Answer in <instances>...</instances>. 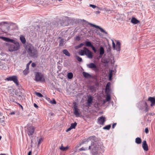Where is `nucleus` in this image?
I'll list each match as a JSON object with an SVG mask.
<instances>
[{
    "mask_svg": "<svg viewBox=\"0 0 155 155\" xmlns=\"http://www.w3.org/2000/svg\"><path fill=\"white\" fill-rule=\"evenodd\" d=\"M43 140V139L42 138H40V139H39V141L38 142V144H39L40 143H41V142Z\"/></svg>",
    "mask_w": 155,
    "mask_h": 155,
    "instance_id": "50",
    "label": "nucleus"
},
{
    "mask_svg": "<svg viewBox=\"0 0 155 155\" xmlns=\"http://www.w3.org/2000/svg\"><path fill=\"white\" fill-rule=\"evenodd\" d=\"M73 75L72 73L70 72L68 73L67 74V77L68 79H71L73 77Z\"/></svg>",
    "mask_w": 155,
    "mask_h": 155,
    "instance_id": "26",
    "label": "nucleus"
},
{
    "mask_svg": "<svg viewBox=\"0 0 155 155\" xmlns=\"http://www.w3.org/2000/svg\"><path fill=\"white\" fill-rule=\"evenodd\" d=\"M132 23L134 24H136L139 22V21L136 19L135 18L132 17L131 20Z\"/></svg>",
    "mask_w": 155,
    "mask_h": 155,
    "instance_id": "17",
    "label": "nucleus"
},
{
    "mask_svg": "<svg viewBox=\"0 0 155 155\" xmlns=\"http://www.w3.org/2000/svg\"><path fill=\"white\" fill-rule=\"evenodd\" d=\"M96 140L95 136H91L88 138V140L91 141V145L89 147V149H92V155H102L104 151V147L100 143H94Z\"/></svg>",
    "mask_w": 155,
    "mask_h": 155,
    "instance_id": "1",
    "label": "nucleus"
},
{
    "mask_svg": "<svg viewBox=\"0 0 155 155\" xmlns=\"http://www.w3.org/2000/svg\"><path fill=\"white\" fill-rule=\"evenodd\" d=\"M142 147L144 150L147 151L148 150V146L145 140H143V142Z\"/></svg>",
    "mask_w": 155,
    "mask_h": 155,
    "instance_id": "12",
    "label": "nucleus"
},
{
    "mask_svg": "<svg viewBox=\"0 0 155 155\" xmlns=\"http://www.w3.org/2000/svg\"><path fill=\"white\" fill-rule=\"evenodd\" d=\"M87 150V148L84 147H82L81 148H80L79 149L81 151V150Z\"/></svg>",
    "mask_w": 155,
    "mask_h": 155,
    "instance_id": "44",
    "label": "nucleus"
},
{
    "mask_svg": "<svg viewBox=\"0 0 155 155\" xmlns=\"http://www.w3.org/2000/svg\"><path fill=\"white\" fill-rule=\"evenodd\" d=\"M135 142L137 144H140L141 143V140L140 138L137 137L135 139Z\"/></svg>",
    "mask_w": 155,
    "mask_h": 155,
    "instance_id": "24",
    "label": "nucleus"
},
{
    "mask_svg": "<svg viewBox=\"0 0 155 155\" xmlns=\"http://www.w3.org/2000/svg\"><path fill=\"white\" fill-rule=\"evenodd\" d=\"M15 112H12L10 113L9 114L10 115H12L15 114Z\"/></svg>",
    "mask_w": 155,
    "mask_h": 155,
    "instance_id": "54",
    "label": "nucleus"
},
{
    "mask_svg": "<svg viewBox=\"0 0 155 155\" xmlns=\"http://www.w3.org/2000/svg\"><path fill=\"white\" fill-rule=\"evenodd\" d=\"M50 102L52 104H55L56 103V101L54 99H53L52 101H50Z\"/></svg>",
    "mask_w": 155,
    "mask_h": 155,
    "instance_id": "39",
    "label": "nucleus"
},
{
    "mask_svg": "<svg viewBox=\"0 0 155 155\" xmlns=\"http://www.w3.org/2000/svg\"><path fill=\"white\" fill-rule=\"evenodd\" d=\"M30 64L29 63H28L27 64V65H26V68H28L29 69V65H30Z\"/></svg>",
    "mask_w": 155,
    "mask_h": 155,
    "instance_id": "59",
    "label": "nucleus"
},
{
    "mask_svg": "<svg viewBox=\"0 0 155 155\" xmlns=\"http://www.w3.org/2000/svg\"><path fill=\"white\" fill-rule=\"evenodd\" d=\"M26 50L29 55L32 58H35L38 56V52L36 48L31 44H27L25 47Z\"/></svg>",
    "mask_w": 155,
    "mask_h": 155,
    "instance_id": "3",
    "label": "nucleus"
},
{
    "mask_svg": "<svg viewBox=\"0 0 155 155\" xmlns=\"http://www.w3.org/2000/svg\"><path fill=\"white\" fill-rule=\"evenodd\" d=\"M68 146L65 147H64L63 146L62 144L61 145V147L60 148L61 150L63 151H65L67 150L68 149Z\"/></svg>",
    "mask_w": 155,
    "mask_h": 155,
    "instance_id": "22",
    "label": "nucleus"
},
{
    "mask_svg": "<svg viewBox=\"0 0 155 155\" xmlns=\"http://www.w3.org/2000/svg\"><path fill=\"white\" fill-rule=\"evenodd\" d=\"M85 46H87V41L85 42Z\"/></svg>",
    "mask_w": 155,
    "mask_h": 155,
    "instance_id": "62",
    "label": "nucleus"
},
{
    "mask_svg": "<svg viewBox=\"0 0 155 155\" xmlns=\"http://www.w3.org/2000/svg\"><path fill=\"white\" fill-rule=\"evenodd\" d=\"M93 98L91 96H88V108L91 106L93 101Z\"/></svg>",
    "mask_w": 155,
    "mask_h": 155,
    "instance_id": "13",
    "label": "nucleus"
},
{
    "mask_svg": "<svg viewBox=\"0 0 155 155\" xmlns=\"http://www.w3.org/2000/svg\"><path fill=\"white\" fill-rule=\"evenodd\" d=\"M35 80L38 82H44L45 81L43 75L41 73L37 72L35 76Z\"/></svg>",
    "mask_w": 155,
    "mask_h": 155,
    "instance_id": "4",
    "label": "nucleus"
},
{
    "mask_svg": "<svg viewBox=\"0 0 155 155\" xmlns=\"http://www.w3.org/2000/svg\"><path fill=\"white\" fill-rule=\"evenodd\" d=\"M20 40L21 42L24 44L25 43L26 40L25 38L22 35H21L20 37Z\"/></svg>",
    "mask_w": 155,
    "mask_h": 155,
    "instance_id": "20",
    "label": "nucleus"
},
{
    "mask_svg": "<svg viewBox=\"0 0 155 155\" xmlns=\"http://www.w3.org/2000/svg\"><path fill=\"white\" fill-rule=\"evenodd\" d=\"M64 41L63 39H61L59 42V46H62L64 45Z\"/></svg>",
    "mask_w": 155,
    "mask_h": 155,
    "instance_id": "34",
    "label": "nucleus"
},
{
    "mask_svg": "<svg viewBox=\"0 0 155 155\" xmlns=\"http://www.w3.org/2000/svg\"><path fill=\"white\" fill-rule=\"evenodd\" d=\"M29 72V69L26 68L23 71V73L25 75H27Z\"/></svg>",
    "mask_w": 155,
    "mask_h": 155,
    "instance_id": "27",
    "label": "nucleus"
},
{
    "mask_svg": "<svg viewBox=\"0 0 155 155\" xmlns=\"http://www.w3.org/2000/svg\"><path fill=\"white\" fill-rule=\"evenodd\" d=\"M0 56H1V59L2 60H5L6 59V57H7V55L6 54L4 53L3 52H2L0 55Z\"/></svg>",
    "mask_w": 155,
    "mask_h": 155,
    "instance_id": "18",
    "label": "nucleus"
},
{
    "mask_svg": "<svg viewBox=\"0 0 155 155\" xmlns=\"http://www.w3.org/2000/svg\"><path fill=\"white\" fill-rule=\"evenodd\" d=\"M6 79L8 81H13L16 85H18V79L17 77L15 76L9 77L7 78Z\"/></svg>",
    "mask_w": 155,
    "mask_h": 155,
    "instance_id": "6",
    "label": "nucleus"
},
{
    "mask_svg": "<svg viewBox=\"0 0 155 155\" xmlns=\"http://www.w3.org/2000/svg\"><path fill=\"white\" fill-rule=\"evenodd\" d=\"M145 112H147L148 111L149 109L148 107V105L147 104V103L146 102L145 103Z\"/></svg>",
    "mask_w": 155,
    "mask_h": 155,
    "instance_id": "30",
    "label": "nucleus"
},
{
    "mask_svg": "<svg viewBox=\"0 0 155 155\" xmlns=\"http://www.w3.org/2000/svg\"><path fill=\"white\" fill-rule=\"evenodd\" d=\"M76 39L77 40L79 41L80 40V38L79 36H77L76 37Z\"/></svg>",
    "mask_w": 155,
    "mask_h": 155,
    "instance_id": "56",
    "label": "nucleus"
},
{
    "mask_svg": "<svg viewBox=\"0 0 155 155\" xmlns=\"http://www.w3.org/2000/svg\"><path fill=\"white\" fill-rule=\"evenodd\" d=\"M98 121L99 124L103 125L105 121V118L103 116H101L98 118Z\"/></svg>",
    "mask_w": 155,
    "mask_h": 155,
    "instance_id": "9",
    "label": "nucleus"
},
{
    "mask_svg": "<svg viewBox=\"0 0 155 155\" xmlns=\"http://www.w3.org/2000/svg\"><path fill=\"white\" fill-rule=\"evenodd\" d=\"M112 41V46L113 47L114 50H115V44L114 43V41L113 40Z\"/></svg>",
    "mask_w": 155,
    "mask_h": 155,
    "instance_id": "45",
    "label": "nucleus"
},
{
    "mask_svg": "<svg viewBox=\"0 0 155 155\" xmlns=\"http://www.w3.org/2000/svg\"><path fill=\"white\" fill-rule=\"evenodd\" d=\"M110 82H108L106 85L105 91L107 94L109 93L110 91Z\"/></svg>",
    "mask_w": 155,
    "mask_h": 155,
    "instance_id": "14",
    "label": "nucleus"
},
{
    "mask_svg": "<svg viewBox=\"0 0 155 155\" xmlns=\"http://www.w3.org/2000/svg\"><path fill=\"white\" fill-rule=\"evenodd\" d=\"M0 25H5L7 24H9V22L6 21H2L0 23Z\"/></svg>",
    "mask_w": 155,
    "mask_h": 155,
    "instance_id": "31",
    "label": "nucleus"
},
{
    "mask_svg": "<svg viewBox=\"0 0 155 155\" xmlns=\"http://www.w3.org/2000/svg\"><path fill=\"white\" fill-rule=\"evenodd\" d=\"M34 107H36V108H38V106L37 105V104H36L35 103L34 104Z\"/></svg>",
    "mask_w": 155,
    "mask_h": 155,
    "instance_id": "58",
    "label": "nucleus"
},
{
    "mask_svg": "<svg viewBox=\"0 0 155 155\" xmlns=\"http://www.w3.org/2000/svg\"><path fill=\"white\" fill-rule=\"evenodd\" d=\"M63 53L64 54L66 55H67L68 56H70V54L69 52L67 50L65 49L63 50Z\"/></svg>",
    "mask_w": 155,
    "mask_h": 155,
    "instance_id": "23",
    "label": "nucleus"
},
{
    "mask_svg": "<svg viewBox=\"0 0 155 155\" xmlns=\"http://www.w3.org/2000/svg\"><path fill=\"white\" fill-rule=\"evenodd\" d=\"M99 9L97 10V11H95L94 12L96 14H99L100 13V12L98 11Z\"/></svg>",
    "mask_w": 155,
    "mask_h": 155,
    "instance_id": "52",
    "label": "nucleus"
},
{
    "mask_svg": "<svg viewBox=\"0 0 155 155\" xmlns=\"http://www.w3.org/2000/svg\"><path fill=\"white\" fill-rule=\"evenodd\" d=\"M31 153H32L31 151H30L28 153V155H31Z\"/></svg>",
    "mask_w": 155,
    "mask_h": 155,
    "instance_id": "60",
    "label": "nucleus"
},
{
    "mask_svg": "<svg viewBox=\"0 0 155 155\" xmlns=\"http://www.w3.org/2000/svg\"><path fill=\"white\" fill-rule=\"evenodd\" d=\"M89 6L92 7L93 8H96V9H97V10H98V9H101L100 8L97 6H96L94 5L90 4L89 5Z\"/></svg>",
    "mask_w": 155,
    "mask_h": 155,
    "instance_id": "25",
    "label": "nucleus"
},
{
    "mask_svg": "<svg viewBox=\"0 0 155 155\" xmlns=\"http://www.w3.org/2000/svg\"><path fill=\"white\" fill-rule=\"evenodd\" d=\"M104 53V48L102 46H101L99 49V55L98 58H100L102 57Z\"/></svg>",
    "mask_w": 155,
    "mask_h": 155,
    "instance_id": "10",
    "label": "nucleus"
},
{
    "mask_svg": "<svg viewBox=\"0 0 155 155\" xmlns=\"http://www.w3.org/2000/svg\"><path fill=\"white\" fill-rule=\"evenodd\" d=\"M111 127V125L110 124L107 125L105 127H103V129L104 130H109L110 129Z\"/></svg>",
    "mask_w": 155,
    "mask_h": 155,
    "instance_id": "29",
    "label": "nucleus"
},
{
    "mask_svg": "<svg viewBox=\"0 0 155 155\" xmlns=\"http://www.w3.org/2000/svg\"><path fill=\"white\" fill-rule=\"evenodd\" d=\"M35 94L37 96L39 97H43L42 95L40 93L36 92Z\"/></svg>",
    "mask_w": 155,
    "mask_h": 155,
    "instance_id": "33",
    "label": "nucleus"
},
{
    "mask_svg": "<svg viewBox=\"0 0 155 155\" xmlns=\"http://www.w3.org/2000/svg\"><path fill=\"white\" fill-rule=\"evenodd\" d=\"M28 134L29 136L32 135L34 133L35 131V129L32 126L29 127L28 128Z\"/></svg>",
    "mask_w": 155,
    "mask_h": 155,
    "instance_id": "8",
    "label": "nucleus"
},
{
    "mask_svg": "<svg viewBox=\"0 0 155 155\" xmlns=\"http://www.w3.org/2000/svg\"><path fill=\"white\" fill-rule=\"evenodd\" d=\"M145 132L146 134H147L148 133V132H149V130H148V128H146L145 129Z\"/></svg>",
    "mask_w": 155,
    "mask_h": 155,
    "instance_id": "49",
    "label": "nucleus"
},
{
    "mask_svg": "<svg viewBox=\"0 0 155 155\" xmlns=\"http://www.w3.org/2000/svg\"><path fill=\"white\" fill-rule=\"evenodd\" d=\"M90 90L91 92H94L95 91V87L94 86H91L90 87Z\"/></svg>",
    "mask_w": 155,
    "mask_h": 155,
    "instance_id": "28",
    "label": "nucleus"
},
{
    "mask_svg": "<svg viewBox=\"0 0 155 155\" xmlns=\"http://www.w3.org/2000/svg\"><path fill=\"white\" fill-rule=\"evenodd\" d=\"M88 29H89V30H90V31H89V32L91 31L92 29L91 28H90V27H88Z\"/></svg>",
    "mask_w": 155,
    "mask_h": 155,
    "instance_id": "61",
    "label": "nucleus"
},
{
    "mask_svg": "<svg viewBox=\"0 0 155 155\" xmlns=\"http://www.w3.org/2000/svg\"><path fill=\"white\" fill-rule=\"evenodd\" d=\"M77 124L75 122L74 123H72L71 124V127H72V129L74 128L76 126Z\"/></svg>",
    "mask_w": 155,
    "mask_h": 155,
    "instance_id": "32",
    "label": "nucleus"
},
{
    "mask_svg": "<svg viewBox=\"0 0 155 155\" xmlns=\"http://www.w3.org/2000/svg\"><path fill=\"white\" fill-rule=\"evenodd\" d=\"M18 95H19V99L20 100H21L22 98V97H21V96L22 95V93H20V94H19Z\"/></svg>",
    "mask_w": 155,
    "mask_h": 155,
    "instance_id": "51",
    "label": "nucleus"
},
{
    "mask_svg": "<svg viewBox=\"0 0 155 155\" xmlns=\"http://www.w3.org/2000/svg\"><path fill=\"white\" fill-rule=\"evenodd\" d=\"M0 38L5 41L10 42L13 43L12 44H6V46L8 47V49L9 51L10 52L15 51L20 48V46L19 42L5 37L0 36Z\"/></svg>",
    "mask_w": 155,
    "mask_h": 155,
    "instance_id": "2",
    "label": "nucleus"
},
{
    "mask_svg": "<svg viewBox=\"0 0 155 155\" xmlns=\"http://www.w3.org/2000/svg\"><path fill=\"white\" fill-rule=\"evenodd\" d=\"M0 155H6V154H3V153H1Z\"/></svg>",
    "mask_w": 155,
    "mask_h": 155,
    "instance_id": "64",
    "label": "nucleus"
},
{
    "mask_svg": "<svg viewBox=\"0 0 155 155\" xmlns=\"http://www.w3.org/2000/svg\"><path fill=\"white\" fill-rule=\"evenodd\" d=\"M88 67L92 69L96 72L99 71V70L97 67L94 63H91L88 64Z\"/></svg>",
    "mask_w": 155,
    "mask_h": 155,
    "instance_id": "7",
    "label": "nucleus"
},
{
    "mask_svg": "<svg viewBox=\"0 0 155 155\" xmlns=\"http://www.w3.org/2000/svg\"><path fill=\"white\" fill-rule=\"evenodd\" d=\"M112 77V72L111 71L109 73V79L110 81L111 80Z\"/></svg>",
    "mask_w": 155,
    "mask_h": 155,
    "instance_id": "36",
    "label": "nucleus"
},
{
    "mask_svg": "<svg viewBox=\"0 0 155 155\" xmlns=\"http://www.w3.org/2000/svg\"><path fill=\"white\" fill-rule=\"evenodd\" d=\"M88 25H89L91 26V27H95L96 28H98L100 29V31L103 33H104L106 35H107V33L106 31L103 29L102 28L100 27L98 25H97L93 24L91 23L90 22H88Z\"/></svg>",
    "mask_w": 155,
    "mask_h": 155,
    "instance_id": "5",
    "label": "nucleus"
},
{
    "mask_svg": "<svg viewBox=\"0 0 155 155\" xmlns=\"http://www.w3.org/2000/svg\"><path fill=\"white\" fill-rule=\"evenodd\" d=\"M74 114L77 117H78L80 115V114L79 112V109H74Z\"/></svg>",
    "mask_w": 155,
    "mask_h": 155,
    "instance_id": "19",
    "label": "nucleus"
},
{
    "mask_svg": "<svg viewBox=\"0 0 155 155\" xmlns=\"http://www.w3.org/2000/svg\"><path fill=\"white\" fill-rule=\"evenodd\" d=\"M116 123H114V124H113L112 125V127L113 128H114V127L116 126Z\"/></svg>",
    "mask_w": 155,
    "mask_h": 155,
    "instance_id": "55",
    "label": "nucleus"
},
{
    "mask_svg": "<svg viewBox=\"0 0 155 155\" xmlns=\"http://www.w3.org/2000/svg\"><path fill=\"white\" fill-rule=\"evenodd\" d=\"M84 45V44L82 43H81V44H80V45H78V46H76V47H75V48L76 49H77V48H79L80 47H81L83 45Z\"/></svg>",
    "mask_w": 155,
    "mask_h": 155,
    "instance_id": "43",
    "label": "nucleus"
},
{
    "mask_svg": "<svg viewBox=\"0 0 155 155\" xmlns=\"http://www.w3.org/2000/svg\"><path fill=\"white\" fill-rule=\"evenodd\" d=\"M148 101H150L151 104L150 106L152 107L155 104V98L154 97H150L148 98Z\"/></svg>",
    "mask_w": 155,
    "mask_h": 155,
    "instance_id": "11",
    "label": "nucleus"
},
{
    "mask_svg": "<svg viewBox=\"0 0 155 155\" xmlns=\"http://www.w3.org/2000/svg\"><path fill=\"white\" fill-rule=\"evenodd\" d=\"M115 49L117 51H120V42L118 41H117L116 44V47H115Z\"/></svg>",
    "mask_w": 155,
    "mask_h": 155,
    "instance_id": "15",
    "label": "nucleus"
},
{
    "mask_svg": "<svg viewBox=\"0 0 155 155\" xmlns=\"http://www.w3.org/2000/svg\"><path fill=\"white\" fill-rule=\"evenodd\" d=\"M72 129V128L71 127H70L68 129L66 130V131L67 132H68L69 131H70V130H71Z\"/></svg>",
    "mask_w": 155,
    "mask_h": 155,
    "instance_id": "48",
    "label": "nucleus"
},
{
    "mask_svg": "<svg viewBox=\"0 0 155 155\" xmlns=\"http://www.w3.org/2000/svg\"><path fill=\"white\" fill-rule=\"evenodd\" d=\"M93 57V55L92 52L88 49V58L91 59Z\"/></svg>",
    "mask_w": 155,
    "mask_h": 155,
    "instance_id": "21",
    "label": "nucleus"
},
{
    "mask_svg": "<svg viewBox=\"0 0 155 155\" xmlns=\"http://www.w3.org/2000/svg\"><path fill=\"white\" fill-rule=\"evenodd\" d=\"M77 59L79 61H82V59L81 58L79 57L78 56H76Z\"/></svg>",
    "mask_w": 155,
    "mask_h": 155,
    "instance_id": "41",
    "label": "nucleus"
},
{
    "mask_svg": "<svg viewBox=\"0 0 155 155\" xmlns=\"http://www.w3.org/2000/svg\"><path fill=\"white\" fill-rule=\"evenodd\" d=\"M92 50L94 51V53H96L97 51L96 49L93 46V45L91 47Z\"/></svg>",
    "mask_w": 155,
    "mask_h": 155,
    "instance_id": "42",
    "label": "nucleus"
},
{
    "mask_svg": "<svg viewBox=\"0 0 155 155\" xmlns=\"http://www.w3.org/2000/svg\"><path fill=\"white\" fill-rule=\"evenodd\" d=\"M4 120L3 119H2V118L0 119V122H1L2 123V122H4Z\"/></svg>",
    "mask_w": 155,
    "mask_h": 155,
    "instance_id": "57",
    "label": "nucleus"
},
{
    "mask_svg": "<svg viewBox=\"0 0 155 155\" xmlns=\"http://www.w3.org/2000/svg\"><path fill=\"white\" fill-rule=\"evenodd\" d=\"M74 109H78V104L77 103H74Z\"/></svg>",
    "mask_w": 155,
    "mask_h": 155,
    "instance_id": "37",
    "label": "nucleus"
},
{
    "mask_svg": "<svg viewBox=\"0 0 155 155\" xmlns=\"http://www.w3.org/2000/svg\"><path fill=\"white\" fill-rule=\"evenodd\" d=\"M31 66L33 67L34 68L36 66V64L35 63H33L31 64Z\"/></svg>",
    "mask_w": 155,
    "mask_h": 155,
    "instance_id": "53",
    "label": "nucleus"
},
{
    "mask_svg": "<svg viewBox=\"0 0 155 155\" xmlns=\"http://www.w3.org/2000/svg\"><path fill=\"white\" fill-rule=\"evenodd\" d=\"M83 76L85 78L87 77V73L84 72H83Z\"/></svg>",
    "mask_w": 155,
    "mask_h": 155,
    "instance_id": "47",
    "label": "nucleus"
},
{
    "mask_svg": "<svg viewBox=\"0 0 155 155\" xmlns=\"http://www.w3.org/2000/svg\"><path fill=\"white\" fill-rule=\"evenodd\" d=\"M93 46L90 41H88V47H91Z\"/></svg>",
    "mask_w": 155,
    "mask_h": 155,
    "instance_id": "40",
    "label": "nucleus"
},
{
    "mask_svg": "<svg viewBox=\"0 0 155 155\" xmlns=\"http://www.w3.org/2000/svg\"><path fill=\"white\" fill-rule=\"evenodd\" d=\"M87 50L86 48H84V50H81L79 51V54L81 55H83L84 54L87 55L86 54V50Z\"/></svg>",
    "mask_w": 155,
    "mask_h": 155,
    "instance_id": "16",
    "label": "nucleus"
},
{
    "mask_svg": "<svg viewBox=\"0 0 155 155\" xmlns=\"http://www.w3.org/2000/svg\"><path fill=\"white\" fill-rule=\"evenodd\" d=\"M102 62L105 64H107L109 62L108 61L105 59H104L103 60H102Z\"/></svg>",
    "mask_w": 155,
    "mask_h": 155,
    "instance_id": "38",
    "label": "nucleus"
},
{
    "mask_svg": "<svg viewBox=\"0 0 155 155\" xmlns=\"http://www.w3.org/2000/svg\"><path fill=\"white\" fill-rule=\"evenodd\" d=\"M111 99L110 97V95L107 94L106 97V100L107 101H109Z\"/></svg>",
    "mask_w": 155,
    "mask_h": 155,
    "instance_id": "35",
    "label": "nucleus"
},
{
    "mask_svg": "<svg viewBox=\"0 0 155 155\" xmlns=\"http://www.w3.org/2000/svg\"><path fill=\"white\" fill-rule=\"evenodd\" d=\"M150 114V115H151L152 116V115H154V114H153V113H151L150 114Z\"/></svg>",
    "mask_w": 155,
    "mask_h": 155,
    "instance_id": "63",
    "label": "nucleus"
},
{
    "mask_svg": "<svg viewBox=\"0 0 155 155\" xmlns=\"http://www.w3.org/2000/svg\"><path fill=\"white\" fill-rule=\"evenodd\" d=\"M88 78H94V77L93 76H91V74L88 73Z\"/></svg>",
    "mask_w": 155,
    "mask_h": 155,
    "instance_id": "46",
    "label": "nucleus"
}]
</instances>
